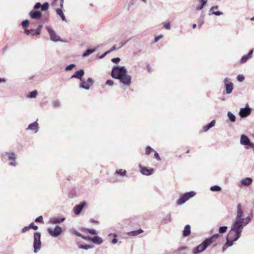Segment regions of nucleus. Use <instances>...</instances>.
Instances as JSON below:
<instances>
[{
    "instance_id": "864d4df0",
    "label": "nucleus",
    "mask_w": 254,
    "mask_h": 254,
    "mask_svg": "<svg viewBox=\"0 0 254 254\" xmlns=\"http://www.w3.org/2000/svg\"><path fill=\"white\" fill-rule=\"evenodd\" d=\"M120 61L121 59L120 58H115L111 59V61L115 64H118Z\"/></svg>"
},
{
    "instance_id": "20e7f679",
    "label": "nucleus",
    "mask_w": 254,
    "mask_h": 254,
    "mask_svg": "<svg viewBox=\"0 0 254 254\" xmlns=\"http://www.w3.org/2000/svg\"><path fill=\"white\" fill-rule=\"evenodd\" d=\"M196 192L194 191H190L182 194L178 200L177 204L178 205L184 204L189 199L194 196Z\"/></svg>"
},
{
    "instance_id": "423d86ee",
    "label": "nucleus",
    "mask_w": 254,
    "mask_h": 254,
    "mask_svg": "<svg viewBox=\"0 0 254 254\" xmlns=\"http://www.w3.org/2000/svg\"><path fill=\"white\" fill-rule=\"evenodd\" d=\"M240 143L242 145H245L246 149H249L251 146H254V143L251 142L249 138L245 134L241 136Z\"/></svg>"
},
{
    "instance_id": "e433bc0d",
    "label": "nucleus",
    "mask_w": 254,
    "mask_h": 254,
    "mask_svg": "<svg viewBox=\"0 0 254 254\" xmlns=\"http://www.w3.org/2000/svg\"><path fill=\"white\" fill-rule=\"evenodd\" d=\"M24 33L26 35L31 34L33 36L36 35L34 29L25 30Z\"/></svg>"
},
{
    "instance_id": "0e129e2a",
    "label": "nucleus",
    "mask_w": 254,
    "mask_h": 254,
    "mask_svg": "<svg viewBox=\"0 0 254 254\" xmlns=\"http://www.w3.org/2000/svg\"><path fill=\"white\" fill-rule=\"evenodd\" d=\"M218 9V6L216 5V6H212L210 9V11H213L214 10H217Z\"/></svg>"
},
{
    "instance_id": "a18cd8bd",
    "label": "nucleus",
    "mask_w": 254,
    "mask_h": 254,
    "mask_svg": "<svg viewBox=\"0 0 254 254\" xmlns=\"http://www.w3.org/2000/svg\"><path fill=\"white\" fill-rule=\"evenodd\" d=\"M162 24L166 29L169 30L171 28L170 22H163Z\"/></svg>"
},
{
    "instance_id": "aec40b11",
    "label": "nucleus",
    "mask_w": 254,
    "mask_h": 254,
    "mask_svg": "<svg viewBox=\"0 0 254 254\" xmlns=\"http://www.w3.org/2000/svg\"><path fill=\"white\" fill-rule=\"evenodd\" d=\"M252 182H253V180L252 178L247 177L244 179H242L240 181V183L242 185H243L245 186H249L252 184Z\"/></svg>"
},
{
    "instance_id": "8fccbe9b",
    "label": "nucleus",
    "mask_w": 254,
    "mask_h": 254,
    "mask_svg": "<svg viewBox=\"0 0 254 254\" xmlns=\"http://www.w3.org/2000/svg\"><path fill=\"white\" fill-rule=\"evenodd\" d=\"M237 79L240 82H242L245 79V77L242 74H239L237 76Z\"/></svg>"
},
{
    "instance_id": "bb28decb",
    "label": "nucleus",
    "mask_w": 254,
    "mask_h": 254,
    "mask_svg": "<svg viewBox=\"0 0 254 254\" xmlns=\"http://www.w3.org/2000/svg\"><path fill=\"white\" fill-rule=\"evenodd\" d=\"M226 93L228 94H230L232 93L233 90V84L232 82H230L228 84H226L225 85Z\"/></svg>"
},
{
    "instance_id": "5701e85b",
    "label": "nucleus",
    "mask_w": 254,
    "mask_h": 254,
    "mask_svg": "<svg viewBox=\"0 0 254 254\" xmlns=\"http://www.w3.org/2000/svg\"><path fill=\"white\" fill-rule=\"evenodd\" d=\"M65 218L64 217L60 218H54L53 219H51L49 222L51 224L60 223L61 222H64L65 220Z\"/></svg>"
},
{
    "instance_id": "a19ab883",
    "label": "nucleus",
    "mask_w": 254,
    "mask_h": 254,
    "mask_svg": "<svg viewBox=\"0 0 254 254\" xmlns=\"http://www.w3.org/2000/svg\"><path fill=\"white\" fill-rule=\"evenodd\" d=\"M29 21L27 19H26L25 20H23L22 22H21V25L22 26V27L24 28L27 27L29 25Z\"/></svg>"
},
{
    "instance_id": "393cba45",
    "label": "nucleus",
    "mask_w": 254,
    "mask_h": 254,
    "mask_svg": "<svg viewBox=\"0 0 254 254\" xmlns=\"http://www.w3.org/2000/svg\"><path fill=\"white\" fill-rule=\"evenodd\" d=\"M57 14H58L62 19V20L66 22H67V20L64 16L62 8L60 7V8H57L56 10Z\"/></svg>"
},
{
    "instance_id": "ea45409f",
    "label": "nucleus",
    "mask_w": 254,
    "mask_h": 254,
    "mask_svg": "<svg viewBox=\"0 0 254 254\" xmlns=\"http://www.w3.org/2000/svg\"><path fill=\"white\" fill-rule=\"evenodd\" d=\"M203 15H201L200 18H199L198 22V27L199 28H200L202 25V24L204 22V19H203Z\"/></svg>"
},
{
    "instance_id": "473e14b6",
    "label": "nucleus",
    "mask_w": 254,
    "mask_h": 254,
    "mask_svg": "<svg viewBox=\"0 0 254 254\" xmlns=\"http://www.w3.org/2000/svg\"><path fill=\"white\" fill-rule=\"evenodd\" d=\"M49 7V4L48 2H45L42 5L41 10L43 11L47 10Z\"/></svg>"
},
{
    "instance_id": "cd10ccee",
    "label": "nucleus",
    "mask_w": 254,
    "mask_h": 254,
    "mask_svg": "<svg viewBox=\"0 0 254 254\" xmlns=\"http://www.w3.org/2000/svg\"><path fill=\"white\" fill-rule=\"evenodd\" d=\"M143 232V230L141 229H139L137 230L132 231L127 233L129 236H135Z\"/></svg>"
},
{
    "instance_id": "b1692460",
    "label": "nucleus",
    "mask_w": 254,
    "mask_h": 254,
    "mask_svg": "<svg viewBox=\"0 0 254 254\" xmlns=\"http://www.w3.org/2000/svg\"><path fill=\"white\" fill-rule=\"evenodd\" d=\"M190 234V226L189 225H186L183 230V236L188 237Z\"/></svg>"
},
{
    "instance_id": "58836bf2",
    "label": "nucleus",
    "mask_w": 254,
    "mask_h": 254,
    "mask_svg": "<svg viewBox=\"0 0 254 254\" xmlns=\"http://www.w3.org/2000/svg\"><path fill=\"white\" fill-rule=\"evenodd\" d=\"M72 234H74L76 236H78V237H81L83 239H86L85 237H84L81 234H80V233H79L78 232H77L75 230H73L72 231Z\"/></svg>"
},
{
    "instance_id": "72a5a7b5",
    "label": "nucleus",
    "mask_w": 254,
    "mask_h": 254,
    "mask_svg": "<svg viewBox=\"0 0 254 254\" xmlns=\"http://www.w3.org/2000/svg\"><path fill=\"white\" fill-rule=\"evenodd\" d=\"M38 92L36 90H34L30 93L29 95H28V97L30 98H35L37 95Z\"/></svg>"
},
{
    "instance_id": "774afa93",
    "label": "nucleus",
    "mask_w": 254,
    "mask_h": 254,
    "mask_svg": "<svg viewBox=\"0 0 254 254\" xmlns=\"http://www.w3.org/2000/svg\"><path fill=\"white\" fill-rule=\"evenodd\" d=\"M204 5H202V4H201V5H200V6H198V7H197L196 8V9L197 10H201V9L203 8V7H204Z\"/></svg>"
},
{
    "instance_id": "603ef678",
    "label": "nucleus",
    "mask_w": 254,
    "mask_h": 254,
    "mask_svg": "<svg viewBox=\"0 0 254 254\" xmlns=\"http://www.w3.org/2000/svg\"><path fill=\"white\" fill-rule=\"evenodd\" d=\"M53 106L54 107H59L60 106V103L59 101L56 100L53 102Z\"/></svg>"
},
{
    "instance_id": "c85d7f7f",
    "label": "nucleus",
    "mask_w": 254,
    "mask_h": 254,
    "mask_svg": "<svg viewBox=\"0 0 254 254\" xmlns=\"http://www.w3.org/2000/svg\"><path fill=\"white\" fill-rule=\"evenodd\" d=\"M215 121L212 120L209 124L207 125L204 126L203 128L204 131H207L208 130H209L210 128L212 127L215 126Z\"/></svg>"
},
{
    "instance_id": "69168bd1",
    "label": "nucleus",
    "mask_w": 254,
    "mask_h": 254,
    "mask_svg": "<svg viewBox=\"0 0 254 254\" xmlns=\"http://www.w3.org/2000/svg\"><path fill=\"white\" fill-rule=\"evenodd\" d=\"M242 211V205L241 204L239 203L237 205V211Z\"/></svg>"
},
{
    "instance_id": "79ce46f5",
    "label": "nucleus",
    "mask_w": 254,
    "mask_h": 254,
    "mask_svg": "<svg viewBox=\"0 0 254 254\" xmlns=\"http://www.w3.org/2000/svg\"><path fill=\"white\" fill-rule=\"evenodd\" d=\"M154 150H153V148H152L150 146H147L146 147V149H145V154L146 155H149L152 152L154 151Z\"/></svg>"
},
{
    "instance_id": "f257e3e1",
    "label": "nucleus",
    "mask_w": 254,
    "mask_h": 254,
    "mask_svg": "<svg viewBox=\"0 0 254 254\" xmlns=\"http://www.w3.org/2000/svg\"><path fill=\"white\" fill-rule=\"evenodd\" d=\"M127 70L125 66H114L112 69L111 76L113 78L120 80V82L126 86L131 83V76L127 74Z\"/></svg>"
},
{
    "instance_id": "6e6d98bb",
    "label": "nucleus",
    "mask_w": 254,
    "mask_h": 254,
    "mask_svg": "<svg viewBox=\"0 0 254 254\" xmlns=\"http://www.w3.org/2000/svg\"><path fill=\"white\" fill-rule=\"evenodd\" d=\"M154 157H155V158L158 161L161 160V158L160 157L159 154L156 151H154Z\"/></svg>"
},
{
    "instance_id": "bf43d9fd",
    "label": "nucleus",
    "mask_w": 254,
    "mask_h": 254,
    "mask_svg": "<svg viewBox=\"0 0 254 254\" xmlns=\"http://www.w3.org/2000/svg\"><path fill=\"white\" fill-rule=\"evenodd\" d=\"M30 229L29 227V226H26V227H24V228H23V229H22V233H25L28 231H29Z\"/></svg>"
},
{
    "instance_id": "ddd939ff",
    "label": "nucleus",
    "mask_w": 254,
    "mask_h": 254,
    "mask_svg": "<svg viewBox=\"0 0 254 254\" xmlns=\"http://www.w3.org/2000/svg\"><path fill=\"white\" fill-rule=\"evenodd\" d=\"M243 211H237V214L236 216V219L235 221L233 223V224L241 226V225H240L241 222L242 221V220H243Z\"/></svg>"
},
{
    "instance_id": "49530a36",
    "label": "nucleus",
    "mask_w": 254,
    "mask_h": 254,
    "mask_svg": "<svg viewBox=\"0 0 254 254\" xmlns=\"http://www.w3.org/2000/svg\"><path fill=\"white\" fill-rule=\"evenodd\" d=\"M42 27V25H39L38 27L36 29V30H35V32L36 35H40Z\"/></svg>"
},
{
    "instance_id": "4468645a",
    "label": "nucleus",
    "mask_w": 254,
    "mask_h": 254,
    "mask_svg": "<svg viewBox=\"0 0 254 254\" xmlns=\"http://www.w3.org/2000/svg\"><path fill=\"white\" fill-rule=\"evenodd\" d=\"M140 172L141 173L145 176H150L153 174L154 172V169H148L146 167H143L141 166H140Z\"/></svg>"
},
{
    "instance_id": "4c0bfd02",
    "label": "nucleus",
    "mask_w": 254,
    "mask_h": 254,
    "mask_svg": "<svg viewBox=\"0 0 254 254\" xmlns=\"http://www.w3.org/2000/svg\"><path fill=\"white\" fill-rule=\"evenodd\" d=\"M112 235H113L114 236V238L112 241V243L113 244H117V242H118V239L116 238L117 237V235L116 234H112V233H111V234H109L108 236L110 237V236H111Z\"/></svg>"
},
{
    "instance_id": "052dcab7",
    "label": "nucleus",
    "mask_w": 254,
    "mask_h": 254,
    "mask_svg": "<svg viewBox=\"0 0 254 254\" xmlns=\"http://www.w3.org/2000/svg\"><path fill=\"white\" fill-rule=\"evenodd\" d=\"M202 5H205L207 2V0H197Z\"/></svg>"
},
{
    "instance_id": "7ed1b4c3",
    "label": "nucleus",
    "mask_w": 254,
    "mask_h": 254,
    "mask_svg": "<svg viewBox=\"0 0 254 254\" xmlns=\"http://www.w3.org/2000/svg\"><path fill=\"white\" fill-rule=\"evenodd\" d=\"M33 248L34 252L37 253L41 248V233L38 232L34 233Z\"/></svg>"
},
{
    "instance_id": "6ab92c4d",
    "label": "nucleus",
    "mask_w": 254,
    "mask_h": 254,
    "mask_svg": "<svg viewBox=\"0 0 254 254\" xmlns=\"http://www.w3.org/2000/svg\"><path fill=\"white\" fill-rule=\"evenodd\" d=\"M100 47V46L99 45L93 49H91L90 48H88L87 49V50L85 51V52L83 54L82 57H88L91 54L96 51Z\"/></svg>"
},
{
    "instance_id": "6e6552de",
    "label": "nucleus",
    "mask_w": 254,
    "mask_h": 254,
    "mask_svg": "<svg viewBox=\"0 0 254 254\" xmlns=\"http://www.w3.org/2000/svg\"><path fill=\"white\" fill-rule=\"evenodd\" d=\"M47 231L51 236L57 237L61 234L62 232V229L60 226L57 225L54 229H53L52 228H48Z\"/></svg>"
},
{
    "instance_id": "1a4fd4ad",
    "label": "nucleus",
    "mask_w": 254,
    "mask_h": 254,
    "mask_svg": "<svg viewBox=\"0 0 254 254\" xmlns=\"http://www.w3.org/2000/svg\"><path fill=\"white\" fill-rule=\"evenodd\" d=\"M209 245V244L205 240L201 244L195 248L192 252L194 254L200 253L204 251Z\"/></svg>"
},
{
    "instance_id": "9b49d317",
    "label": "nucleus",
    "mask_w": 254,
    "mask_h": 254,
    "mask_svg": "<svg viewBox=\"0 0 254 254\" xmlns=\"http://www.w3.org/2000/svg\"><path fill=\"white\" fill-rule=\"evenodd\" d=\"M252 109L247 105L245 108H242L240 109L239 114L241 118H244L249 116L251 113Z\"/></svg>"
},
{
    "instance_id": "37998d69",
    "label": "nucleus",
    "mask_w": 254,
    "mask_h": 254,
    "mask_svg": "<svg viewBox=\"0 0 254 254\" xmlns=\"http://www.w3.org/2000/svg\"><path fill=\"white\" fill-rule=\"evenodd\" d=\"M76 65L75 64H70L66 66L65 68L66 71L71 70L73 68L75 67Z\"/></svg>"
},
{
    "instance_id": "4d7b16f0",
    "label": "nucleus",
    "mask_w": 254,
    "mask_h": 254,
    "mask_svg": "<svg viewBox=\"0 0 254 254\" xmlns=\"http://www.w3.org/2000/svg\"><path fill=\"white\" fill-rule=\"evenodd\" d=\"M212 14L216 16H220L223 14V13L220 11H213Z\"/></svg>"
},
{
    "instance_id": "5fc2aeb1",
    "label": "nucleus",
    "mask_w": 254,
    "mask_h": 254,
    "mask_svg": "<svg viewBox=\"0 0 254 254\" xmlns=\"http://www.w3.org/2000/svg\"><path fill=\"white\" fill-rule=\"evenodd\" d=\"M114 83V81L112 80H107L106 82V84L110 86H112Z\"/></svg>"
},
{
    "instance_id": "4be33fe9",
    "label": "nucleus",
    "mask_w": 254,
    "mask_h": 254,
    "mask_svg": "<svg viewBox=\"0 0 254 254\" xmlns=\"http://www.w3.org/2000/svg\"><path fill=\"white\" fill-rule=\"evenodd\" d=\"M251 221V218L250 216H247L245 218H243L241 222L240 225H241L242 229H243L244 226L248 224Z\"/></svg>"
},
{
    "instance_id": "e2e57ef3",
    "label": "nucleus",
    "mask_w": 254,
    "mask_h": 254,
    "mask_svg": "<svg viewBox=\"0 0 254 254\" xmlns=\"http://www.w3.org/2000/svg\"><path fill=\"white\" fill-rule=\"evenodd\" d=\"M117 48L116 46H114L110 50L108 51V52H109V54L111 53L112 52L114 51V50H116Z\"/></svg>"
},
{
    "instance_id": "a878e982",
    "label": "nucleus",
    "mask_w": 254,
    "mask_h": 254,
    "mask_svg": "<svg viewBox=\"0 0 254 254\" xmlns=\"http://www.w3.org/2000/svg\"><path fill=\"white\" fill-rule=\"evenodd\" d=\"M92 242L97 245H101L103 243V241L100 237L98 236H95L91 239Z\"/></svg>"
},
{
    "instance_id": "9d476101",
    "label": "nucleus",
    "mask_w": 254,
    "mask_h": 254,
    "mask_svg": "<svg viewBox=\"0 0 254 254\" xmlns=\"http://www.w3.org/2000/svg\"><path fill=\"white\" fill-rule=\"evenodd\" d=\"M46 29L50 36V39L52 41L57 42L60 41L61 39L59 36H58L55 31L50 26H47Z\"/></svg>"
},
{
    "instance_id": "f3484780",
    "label": "nucleus",
    "mask_w": 254,
    "mask_h": 254,
    "mask_svg": "<svg viewBox=\"0 0 254 254\" xmlns=\"http://www.w3.org/2000/svg\"><path fill=\"white\" fill-rule=\"evenodd\" d=\"M84 74V71L83 69H81L78 70H77L75 72L74 74H73L71 76V78H75L77 79H79L80 80H82V77Z\"/></svg>"
},
{
    "instance_id": "3c124183",
    "label": "nucleus",
    "mask_w": 254,
    "mask_h": 254,
    "mask_svg": "<svg viewBox=\"0 0 254 254\" xmlns=\"http://www.w3.org/2000/svg\"><path fill=\"white\" fill-rule=\"evenodd\" d=\"M42 4L40 2H37L34 6V9H38L40 8H41Z\"/></svg>"
},
{
    "instance_id": "338daca9",
    "label": "nucleus",
    "mask_w": 254,
    "mask_h": 254,
    "mask_svg": "<svg viewBox=\"0 0 254 254\" xmlns=\"http://www.w3.org/2000/svg\"><path fill=\"white\" fill-rule=\"evenodd\" d=\"M229 78H228V77H226L224 79V84H225V85H226V84H228L229 83H228V82L229 81Z\"/></svg>"
},
{
    "instance_id": "f704fd0d",
    "label": "nucleus",
    "mask_w": 254,
    "mask_h": 254,
    "mask_svg": "<svg viewBox=\"0 0 254 254\" xmlns=\"http://www.w3.org/2000/svg\"><path fill=\"white\" fill-rule=\"evenodd\" d=\"M210 189L212 191H219L221 190V188L218 186L216 185L212 186Z\"/></svg>"
},
{
    "instance_id": "f03ea898",
    "label": "nucleus",
    "mask_w": 254,
    "mask_h": 254,
    "mask_svg": "<svg viewBox=\"0 0 254 254\" xmlns=\"http://www.w3.org/2000/svg\"><path fill=\"white\" fill-rule=\"evenodd\" d=\"M243 229L242 227L232 224L231 229L226 237V242L222 249L224 252L228 247L233 246L234 242L237 241L241 237Z\"/></svg>"
},
{
    "instance_id": "09e8293b",
    "label": "nucleus",
    "mask_w": 254,
    "mask_h": 254,
    "mask_svg": "<svg viewBox=\"0 0 254 254\" xmlns=\"http://www.w3.org/2000/svg\"><path fill=\"white\" fill-rule=\"evenodd\" d=\"M29 227L30 229L32 228L35 230L38 229V226L35 225L34 222L31 223L29 225Z\"/></svg>"
},
{
    "instance_id": "39448f33",
    "label": "nucleus",
    "mask_w": 254,
    "mask_h": 254,
    "mask_svg": "<svg viewBox=\"0 0 254 254\" xmlns=\"http://www.w3.org/2000/svg\"><path fill=\"white\" fill-rule=\"evenodd\" d=\"M80 81L81 82L79 84V87L81 89H85L86 90H89L90 87L94 84V80L90 77H89L87 79L86 81H85L83 79H82Z\"/></svg>"
},
{
    "instance_id": "680f3d73",
    "label": "nucleus",
    "mask_w": 254,
    "mask_h": 254,
    "mask_svg": "<svg viewBox=\"0 0 254 254\" xmlns=\"http://www.w3.org/2000/svg\"><path fill=\"white\" fill-rule=\"evenodd\" d=\"M108 54H109V52H108V51L105 52L104 54H103L102 55H101V56H100L99 57V59H103Z\"/></svg>"
},
{
    "instance_id": "f8f14e48",
    "label": "nucleus",
    "mask_w": 254,
    "mask_h": 254,
    "mask_svg": "<svg viewBox=\"0 0 254 254\" xmlns=\"http://www.w3.org/2000/svg\"><path fill=\"white\" fill-rule=\"evenodd\" d=\"M86 202L85 201L81 202L79 204L76 205L73 208V211L76 215L80 214L83 208L86 205Z\"/></svg>"
},
{
    "instance_id": "c9c22d12",
    "label": "nucleus",
    "mask_w": 254,
    "mask_h": 254,
    "mask_svg": "<svg viewBox=\"0 0 254 254\" xmlns=\"http://www.w3.org/2000/svg\"><path fill=\"white\" fill-rule=\"evenodd\" d=\"M227 227L226 226H221L219 228V232L220 234H223L226 232L227 230Z\"/></svg>"
},
{
    "instance_id": "c03bdc74",
    "label": "nucleus",
    "mask_w": 254,
    "mask_h": 254,
    "mask_svg": "<svg viewBox=\"0 0 254 254\" xmlns=\"http://www.w3.org/2000/svg\"><path fill=\"white\" fill-rule=\"evenodd\" d=\"M87 231L91 235H96L97 234V232L93 229H87Z\"/></svg>"
},
{
    "instance_id": "412c9836",
    "label": "nucleus",
    "mask_w": 254,
    "mask_h": 254,
    "mask_svg": "<svg viewBox=\"0 0 254 254\" xmlns=\"http://www.w3.org/2000/svg\"><path fill=\"white\" fill-rule=\"evenodd\" d=\"M219 237V235L218 234H215L213 235L211 237L208 238L206 239V241L208 242L209 245L211 244L214 241H215Z\"/></svg>"
},
{
    "instance_id": "7c9ffc66",
    "label": "nucleus",
    "mask_w": 254,
    "mask_h": 254,
    "mask_svg": "<svg viewBox=\"0 0 254 254\" xmlns=\"http://www.w3.org/2000/svg\"><path fill=\"white\" fill-rule=\"evenodd\" d=\"M116 174L123 177L126 175L127 171L125 170L118 169L116 171Z\"/></svg>"
},
{
    "instance_id": "dca6fc26",
    "label": "nucleus",
    "mask_w": 254,
    "mask_h": 254,
    "mask_svg": "<svg viewBox=\"0 0 254 254\" xmlns=\"http://www.w3.org/2000/svg\"><path fill=\"white\" fill-rule=\"evenodd\" d=\"M39 129V124L37 121L34 122L33 123L30 124L27 128V130L33 131L34 133L37 132Z\"/></svg>"
},
{
    "instance_id": "de8ad7c7",
    "label": "nucleus",
    "mask_w": 254,
    "mask_h": 254,
    "mask_svg": "<svg viewBox=\"0 0 254 254\" xmlns=\"http://www.w3.org/2000/svg\"><path fill=\"white\" fill-rule=\"evenodd\" d=\"M35 221L37 223H43V218L42 216H40L36 218Z\"/></svg>"
},
{
    "instance_id": "2eb2a0df",
    "label": "nucleus",
    "mask_w": 254,
    "mask_h": 254,
    "mask_svg": "<svg viewBox=\"0 0 254 254\" xmlns=\"http://www.w3.org/2000/svg\"><path fill=\"white\" fill-rule=\"evenodd\" d=\"M29 16L34 19H39L42 17V14L39 11L31 10L29 12Z\"/></svg>"
},
{
    "instance_id": "2f4dec72",
    "label": "nucleus",
    "mask_w": 254,
    "mask_h": 254,
    "mask_svg": "<svg viewBox=\"0 0 254 254\" xmlns=\"http://www.w3.org/2000/svg\"><path fill=\"white\" fill-rule=\"evenodd\" d=\"M93 247L94 246L93 245H81L79 246V248L84 250H88L90 249H92Z\"/></svg>"
},
{
    "instance_id": "0eeeda50",
    "label": "nucleus",
    "mask_w": 254,
    "mask_h": 254,
    "mask_svg": "<svg viewBox=\"0 0 254 254\" xmlns=\"http://www.w3.org/2000/svg\"><path fill=\"white\" fill-rule=\"evenodd\" d=\"M6 155L8 160L10 161L9 165L11 166L15 167L17 165V162L16 161V157L15 154L13 152H7L3 153L2 156H4Z\"/></svg>"
},
{
    "instance_id": "a211bd4d",
    "label": "nucleus",
    "mask_w": 254,
    "mask_h": 254,
    "mask_svg": "<svg viewBox=\"0 0 254 254\" xmlns=\"http://www.w3.org/2000/svg\"><path fill=\"white\" fill-rule=\"evenodd\" d=\"M253 52V50H251L247 55L243 56L240 60V63L241 64H244L246 63L249 59L252 58Z\"/></svg>"
},
{
    "instance_id": "c756f323",
    "label": "nucleus",
    "mask_w": 254,
    "mask_h": 254,
    "mask_svg": "<svg viewBox=\"0 0 254 254\" xmlns=\"http://www.w3.org/2000/svg\"><path fill=\"white\" fill-rule=\"evenodd\" d=\"M227 116L231 122H235L236 121V117L235 116L232 114L231 112H228L227 113Z\"/></svg>"
},
{
    "instance_id": "13d9d810",
    "label": "nucleus",
    "mask_w": 254,
    "mask_h": 254,
    "mask_svg": "<svg viewBox=\"0 0 254 254\" xmlns=\"http://www.w3.org/2000/svg\"><path fill=\"white\" fill-rule=\"evenodd\" d=\"M163 37V35L160 34L159 35H158L155 37L154 42H157L159 39L162 38Z\"/></svg>"
}]
</instances>
